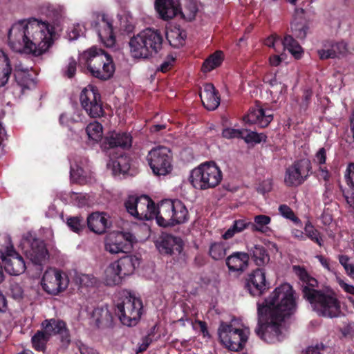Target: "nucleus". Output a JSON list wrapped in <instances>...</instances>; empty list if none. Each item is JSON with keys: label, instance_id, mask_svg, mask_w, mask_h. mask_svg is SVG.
I'll list each match as a JSON object with an SVG mask.
<instances>
[{"label": "nucleus", "instance_id": "obj_18", "mask_svg": "<svg viewBox=\"0 0 354 354\" xmlns=\"http://www.w3.org/2000/svg\"><path fill=\"white\" fill-rule=\"evenodd\" d=\"M41 326L50 336L59 335L64 344L68 345L71 342L69 330L64 322L55 319H46L42 322Z\"/></svg>", "mask_w": 354, "mask_h": 354}, {"label": "nucleus", "instance_id": "obj_20", "mask_svg": "<svg viewBox=\"0 0 354 354\" xmlns=\"http://www.w3.org/2000/svg\"><path fill=\"white\" fill-rule=\"evenodd\" d=\"M273 115L270 111H266L259 105L251 108L243 120L250 124H256L259 127H266L272 120Z\"/></svg>", "mask_w": 354, "mask_h": 354}, {"label": "nucleus", "instance_id": "obj_30", "mask_svg": "<svg viewBox=\"0 0 354 354\" xmlns=\"http://www.w3.org/2000/svg\"><path fill=\"white\" fill-rule=\"evenodd\" d=\"M12 71L10 59L8 54L0 49V87L8 83Z\"/></svg>", "mask_w": 354, "mask_h": 354}, {"label": "nucleus", "instance_id": "obj_64", "mask_svg": "<svg viewBox=\"0 0 354 354\" xmlns=\"http://www.w3.org/2000/svg\"><path fill=\"white\" fill-rule=\"evenodd\" d=\"M339 285L340 287L346 292L354 295V286L345 283L344 281L338 280Z\"/></svg>", "mask_w": 354, "mask_h": 354}, {"label": "nucleus", "instance_id": "obj_17", "mask_svg": "<svg viewBox=\"0 0 354 354\" xmlns=\"http://www.w3.org/2000/svg\"><path fill=\"white\" fill-rule=\"evenodd\" d=\"M156 245L162 254H180L183 249V243L180 237L171 234H162L156 241Z\"/></svg>", "mask_w": 354, "mask_h": 354}, {"label": "nucleus", "instance_id": "obj_14", "mask_svg": "<svg viewBox=\"0 0 354 354\" xmlns=\"http://www.w3.org/2000/svg\"><path fill=\"white\" fill-rule=\"evenodd\" d=\"M41 285L48 293L57 295L67 288L68 279L64 273L50 268L44 274Z\"/></svg>", "mask_w": 354, "mask_h": 354}, {"label": "nucleus", "instance_id": "obj_31", "mask_svg": "<svg viewBox=\"0 0 354 354\" xmlns=\"http://www.w3.org/2000/svg\"><path fill=\"white\" fill-rule=\"evenodd\" d=\"M249 252L252 260L258 266H264L270 261L268 251L263 245H254L249 250Z\"/></svg>", "mask_w": 354, "mask_h": 354}, {"label": "nucleus", "instance_id": "obj_59", "mask_svg": "<svg viewBox=\"0 0 354 354\" xmlns=\"http://www.w3.org/2000/svg\"><path fill=\"white\" fill-rule=\"evenodd\" d=\"M174 60L175 59L173 57H167V59L160 64L158 70L162 73L167 72L172 66Z\"/></svg>", "mask_w": 354, "mask_h": 354}, {"label": "nucleus", "instance_id": "obj_24", "mask_svg": "<svg viewBox=\"0 0 354 354\" xmlns=\"http://www.w3.org/2000/svg\"><path fill=\"white\" fill-rule=\"evenodd\" d=\"M155 8L164 20L171 19L178 13L177 0H156Z\"/></svg>", "mask_w": 354, "mask_h": 354}, {"label": "nucleus", "instance_id": "obj_43", "mask_svg": "<svg viewBox=\"0 0 354 354\" xmlns=\"http://www.w3.org/2000/svg\"><path fill=\"white\" fill-rule=\"evenodd\" d=\"M14 77L17 84L24 88H28V84L31 81L28 69L14 70Z\"/></svg>", "mask_w": 354, "mask_h": 354}, {"label": "nucleus", "instance_id": "obj_4", "mask_svg": "<svg viewBox=\"0 0 354 354\" xmlns=\"http://www.w3.org/2000/svg\"><path fill=\"white\" fill-rule=\"evenodd\" d=\"M163 37L160 31L146 28L132 37L129 42L130 53L136 59H148L162 48Z\"/></svg>", "mask_w": 354, "mask_h": 354}, {"label": "nucleus", "instance_id": "obj_35", "mask_svg": "<svg viewBox=\"0 0 354 354\" xmlns=\"http://www.w3.org/2000/svg\"><path fill=\"white\" fill-rule=\"evenodd\" d=\"M121 273H119L118 267L114 262L111 263L104 270V280L107 286H115L119 284L122 279Z\"/></svg>", "mask_w": 354, "mask_h": 354}, {"label": "nucleus", "instance_id": "obj_55", "mask_svg": "<svg viewBox=\"0 0 354 354\" xmlns=\"http://www.w3.org/2000/svg\"><path fill=\"white\" fill-rule=\"evenodd\" d=\"M76 61L73 58H70L66 66V69L64 72V75L68 78H72L74 77L76 72Z\"/></svg>", "mask_w": 354, "mask_h": 354}, {"label": "nucleus", "instance_id": "obj_49", "mask_svg": "<svg viewBox=\"0 0 354 354\" xmlns=\"http://www.w3.org/2000/svg\"><path fill=\"white\" fill-rule=\"evenodd\" d=\"M349 257L346 255H339V261L345 269L347 274L354 279V265L349 263Z\"/></svg>", "mask_w": 354, "mask_h": 354}, {"label": "nucleus", "instance_id": "obj_39", "mask_svg": "<svg viewBox=\"0 0 354 354\" xmlns=\"http://www.w3.org/2000/svg\"><path fill=\"white\" fill-rule=\"evenodd\" d=\"M283 48L287 49L295 58L299 59L303 52L301 46L290 35H286L282 42Z\"/></svg>", "mask_w": 354, "mask_h": 354}, {"label": "nucleus", "instance_id": "obj_7", "mask_svg": "<svg viewBox=\"0 0 354 354\" xmlns=\"http://www.w3.org/2000/svg\"><path fill=\"white\" fill-rule=\"evenodd\" d=\"M218 334L222 344L231 351H238L247 342L249 331L236 328L232 324L222 322Z\"/></svg>", "mask_w": 354, "mask_h": 354}, {"label": "nucleus", "instance_id": "obj_38", "mask_svg": "<svg viewBox=\"0 0 354 354\" xmlns=\"http://www.w3.org/2000/svg\"><path fill=\"white\" fill-rule=\"evenodd\" d=\"M108 167L112 166L113 174L117 175L119 174L127 173L130 168L129 159L127 156H120L111 162L108 163Z\"/></svg>", "mask_w": 354, "mask_h": 354}, {"label": "nucleus", "instance_id": "obj_46", "mask_svg": "<svg viewBox=\"0 0 354 354\" xmlns=\"http://www.w3.org/2000/svg\"><path fill=\"white\" fill-rule=\"evenodd\" d=\"M86 176L84 169L77 164L71 166V178L73 182L82 183Z\"/></svg>", "mask_w": 354, "mask_h": 354}, {"label": "nucleus", "instance_id": "obj_32", "mask_svg": "<svg viewBox=\"0 0 354 354\" xmlns=\"http://www.w3.org/2000/svg\"><path fill=\"white\" fill-rule=\"evenodd\" d=\"M171 226L185 223L187 220L188 211L185 205L180 201H173Z\"/></svg>", "mask_w": 354, "mask_h": 354}, {"label": "nucleus", "instance_id": "obj_23", "mask_svg": "<svg viewBox=\"0 0 354 354\" xmlns=\"http://www.w3.org/2000/svg\"><path fill=\"white\" fill-rule=\"evenodd\" d=\"M200 97L203 106L209 111L215 110L220 104V96L214 86L205 84L203 91L200 93Z\"/></svg>", "mask_w": 354, "mask_h": 354}, {"label": "nucleus", "instance_id": "obj_47", "mask_svg": "<svg viewBox=\"0 0 354 354\" xmlns=\"http://www.w3.org/2000/svg\"><path fill=\"white\" fill-rule=\"evenodd\" d=\"M270 218L266 215H258L254 217V222H250L252 231H262V228L270 223Z\"/></svg>", "mask_w": 354, "mask_h": 354}, {"label": "nucleus", "instance_id": "obj_56", "mask_svg": "<svg viewBox=\"0 0 354 354\" xmlns=\"http://www.w3.org/2000/svg\"><path fill=\"white\" fill-rule=\"evenodd\" d=\"M345 178L348 185L354 189V163L348 166Z\"/></svg>", "mask_w": 354, "mask_h": 354}, {"label": "nucleus", "instance_id": "obj_13", "mask_svg": "<svg viewBox=\"0 0 354 354\" xmlns=\"http://www.w3.org/2000/svg\"><path fill=\"white\" fill-rule=\"evenodd\" d=\"M311 163L308 159L295 162L286 171L285 183L288 186H298L302 184L311 172Z\"/></svg>", "mask_w": 354, "mask_h": 354}, {"label": "nucleus", "instance_id": "obj_44", "mask_svg": "<svg viewBox=\"0 0 354 354\" xmlns=\"http://www.w3.org/2000/svg\"><path fill=\"white\" fill-rule=\"evenodd\" d=\"M184 36L179 29H176L172 30L167 33V37L171 46L175 48H179L183 45L185 41Z\"/></svg>", "mask_w": 354, "mask_h": 354}, {"label": "nucleus", "instance_id": "obj_25", "mask_svg": "<svg viewBox=\"0 0 354 354\" xmlns=\"http://www.w3.org/2000/svg\"><path fill=\"white\" fill-rule=\"evenodd\" d=\"M140 263V259L136 256H124L114 262L122 277L132 274Z\"/></svg>", "mask_w": 354, "mask_h": 354}, {"label": "nucleus", "instance_id": "obj_11", "mask_svg": "<svg viewBox=\"0 0 354 354\" xmlns=\"http://www.w3.org/2000/svg\"><path fill=\"white\" fill-rule=\"evenodd\" d=\"M147 160L156 175L165 176L172 169L171 154L167 147L160 146L152 149L147 155Z\"/></svg>", "mask_w": 354, "mask_h": 354}, {"label": "nucleus", "instance_id": "obj_61", "mask_svg": "<svg viewBox=\"0 0 354 354\" xmlns=\"http://www.w3.org/2000/svg\"><path fill=\"white\" fill-rule=\"evenodd\" d=\"M326 149L324 148L319 149L315 155L316 161L319 164L322 165L326 162Z\"/></svg>", "mask_w": 354, "mask_h": 354}, {"label": "nucleus", "instance_id": "obj_6", "mask_svg": "<svg viewBox=\"0 0 354 354\" xmlns=\"http://www.w3.org/2000/svg\"><path fill=\"white\" fill-rule=\"evenodd\" d=\"M222 178L219 167L213 162H207L192 171L190 182L196 189L205 190L218 185Z\"/></svg>", "mask_w": 354, "mask_h": 354}, {"label": "nucleus", "instance_id": "obj_52", "mask_svg": "<svg viewBox=\"0 0 354 354\" xmlns=\"http://www.w3.org/2000/svg\"><path fill=\"white\" fill-rule=\"evenodd\" d=\"M84 32V26L77 24L73 25L69 30L68 35L70 40H75Z\"/></svg>", "mask_w": 354, "mask_h": 354}, {"label": "nucleus", "instance_id": "obj_16", "mask_svg": "<svg viewBox=\"0 0 354 354\" xmlns=\"http://www.w3.org/2000/svg\"><path fill=\"white\" fill-rule=\"evenodd\" d=\"M245 288L253 296L261 295L267 289L268 284L266 279V274L261 269H256L248 275Z\"/></svg>", "mask_w": 354, "mask_h": 354}, {"label": "nucleus", "instance_id": "obj_26", "mask_svg": "<svg viewBox=\"0 0 354 354\" xmlns=\"http://www.w3.org/2000/svg\"><path fill=\"white\" fill-rule=\"evenodd\" d=\"M249 254L245 252H236L226 259V264L231 271H243L248 266Z\"/></svg>", "mask_w": 354, "mask_h": 354}, {"label": "nucleus", "instance_id": "obj_48", "mask_svg": "<svg viewBox=\"0 0 354 354\" xmlns=\"http://www.w3.org/2000/svg\"><path fill=\"white\" fill-rule=\"evenodd\" d=\"M304 230L309 239L317 243L319 246L322 245V239L320 237L319 232L314 228L310 222L306 223Z\"/></svg>", "mask_w": 354, "mask_h": 354}, {"label": "nucleus", "instance_id": "obj_9", "mask_svg": "<svg viewBox=\"0 0 354 354\" xmlns=\"http://www.w3.org/2000/svg\"><path fill=\"white\" fill-rule=\"evenodd\" d=\"M4 244L0 243V259L4 263L6 271L11 275H19L26 270L23 257L17 253L7 237L2 239Z\"/></svg>", "mask_w": 354, "mask_h": 354}, {"label": "nucleus", "instance_id": "obj_22", "mask_svg": "<svg viewBox=\"0 0 354 354\" xmlns=\"http://www.w3.org/2000/svg\"><path fill=\"white\" fill-rule=\"evenodd\" d=\"M132 144L131 136L125 132H112L109 136L105 138L103 142L105 149H111L120 147L122 149H129Z\"/></svg>", "mask_w": 354, "mask_h": 354}, {"label": "nucleus", "instance_id": "obj_10", "mask_svg": "<svg viewBox=\"0 0 354 354\" xmlns=\"http://www.w3.org/2000/svg\"><path fill=\"white\" fill-rule=\"evenodd\" d=\"M127 211L140 220H150L154 218L155 203L147 196H129L124 203Z\"/></svg>", "mask_w": 354, "mask_h": 354}, {"label": "nucleus", "instance_id": "obj_57", "mask_svg": "<svg viewBox=\"0 0 354 354\" xmlns=\"http://www.w3.org/2000/svg\"><path fill=\"white\" fill-rule=\"evenodd\" d=\"M10 292L12 297L16 299H21L23 297L24 290L17 283H13L10 285Z\"/></svg>", "mask_w": 354, "mask_h": 354}, {"label": "nucleus", "instance_id": "obj_45", "mask_svg": "<svg viewBox=\"0 0 354 354\" xmlns=\"http://www.w3.org/2000/svg\"><path fill=\"white\" fill-rule=\"evenodd\" d=\"M209 254L213 259L218 261L225 257L226 250L223 243H214L210 245Z\"/></svg>", "mask_w": 354, "mask_h": 354}, {"label": "nucleus", "instance_id": "obj_62", "mask_svg": "<svg viewBox=\"0 0 354 354\" xmlns=\"http://www.w3.org/2000/svg\"><path fill=\"white\" fill-rule=\"evenodd\" d=\"M59 122L63 125H69L71 123L77 122V120L69 117L67 114L63 113L59 117Z\"/></svg>", "mask_w": 354, "mask_h": 354}, {"label": "nucleus", "instance_id": "obj_29", "mask_svg": "<svg viewBox=\"0 0 354 354\" xmlns=\"http://www.w3.org/2000/svg\"><path fill=\"white\" fill-rule=\"evenodd\" d=\"M88 228L96 234L105 232L108 227L107 219L104 214L98 212L93 213L87 218Z\"/></svg>", "mask_w": 354, "mask_h": 354}, {"label": "nucleus", "instance_id": "obj_40", "mask_svg": "<svg viewBox=\"0 0 354 354\" xmlns=\"http://www.w3.org/2000/svg\"><path fill=\"white\" fill-rule=\"evenodd\" d=\"M223 59V53L221 51L215 52L204 62L203 71L206 73L213 70L221 64Z\"/></svg>", "mask_w": 354, "mask_h": 354}, {"label": "nucleus", "instance_id": "obj_8", "mask_svg": "<svg viewBox=\"0 0 354 354\" xmlns=\"http://www.w3.org/2000/svg\"><path fill=\"white\" fill-rule=\"evenodd\" d=\"M142 303L132 295L125 297L121 303L118 304L115 313L120 322L126 326H135L141 316Z\"/></svg>", "mask_w": 354, "mask_h": 354}, {"label": "nucleus", "instance_id": "obj_36", "mask_svg": "<svg viewBox=\"0 0 354 354\" xmlns=\"http://www.w3.org/2000/svg\"><path fill=\"white\" fill-rule=\"evenodd\" d=\"M105 249L111 254L127 252L131 250L129 243H124L120 237L117 236L115 241L109 239L105 244Z\"/></svg>", "mask_w": 354, "mask_h": 354}, {"label": "nucleus", "instance_id": "obj_12", "mask_svg": "<svg viewBox=\"0 0 354 354\" xmlns=\"http://www.w3.org/2000/svg\"><path fill=\"white\" fill-rule=\"evenodd\" d=\"M21 245L26 257L36 265H41L48 257V252L43 241L35 239L30 232L23 236Z\"/></svg>", "mask_w": 354, "mask_h": 354}, {"label": "nucleus", "instance_id": "obj_1", "mask_svg": "<svg viewBox=\"0 0 354 354\" xmlns=\"http://www.w3.org/2000/svg\"><path fill=\"white\" fill-rule=\"evenodd\" d=\"M295 299L292 287L287 283L276 288L266 305L258 306V326L256 334L263 341L274 344L286 336L282 322L295 309Z\"/></svg>", "mask_w": 354, "mask_h": 354}, {"label": "nucleus", "instance_id": "obj_63", "mask_svg": "<svg viewBox=\"0 0 354 354\" xmlns=\"http://www.w3.org/2000/svg\"><path fill=\"white\" fill-rule=\"evenodd\" d=\"M121 240H124V243H129L131 244V248H132L133 243L136 241L135 236L131 233H124L118 236Z\"/></svg>", "mask_w": 354, "mask_h": 354}, {"label": "nucleus", "instance_id": "obj_60", "mask_svg": "<svg viewBox=\"0 0 354 354\" xmlns=\"http://www.w3.org/2000/svg\"><path fill=\"white\" fill-rule=\"evenodd\" d=\"M312 95H313V92L311 90L304 91V95L302 97V101L300 104V106L301 108L306 109L308 107L310 100L311 99Z\"/></svg>", "mask_w": 354, "mask_h": 354}, {"label": "nucleus", "instance_id": "obj_27", "mask_svg": "<svg viewBox=\"0 0 354 354\" xmlns=\"http://www.w3.org/2000/svg\"><path fill=\"white\" fill-rule=\"evenodd\" d=\"M97 25L100 28L97 30V35L101 41L108 47L113 46L115 44V37L111 24L103 17L100 23H96Z\"/></svg>", "mask_w": 354, "mask_h": 354}, {"label": "nucleus", "instance_id": "obj_21", "mask_svg": "<svg viewBox=\"0 0 354 354\" xmlns=\"http://www.w3.org/2000/svg\"><path fill=\"white\" fill-rule=\"evenodd\" d=\"M174 208L173 201L165 199L160 202L157 207L155 206L154 218L160 226H171L172 209Z\"/></svg>", "mask_w": 354, "mask_h": 354}, {"label": "nucleus", "instance_id": "obj_34", "mask_svg": "<svg viewBox=\"0 0 354 354\" xmlns=\"http://www.w3.org/2000/svg\"><path fill=\"white\" fill-rule=\"evenodd\" d=\"M92 317L94 319L97 326L100 325H110L113 320L111 313L106 307H97L95 308L92 313Z\"/></svg>", "mask_w": 354, "mask_h": 354}, {"label": "nucleus", "instance_id": "obj_15", "mask_svg": "<svg viewBox=\"0 0 354 354\" xmlns=\"http://www.w3.org/2000/svg\"><path fill=\"white\" fill-rule=\"evenodd\" d=\"M80 100L82 108L90 117L97 118L103 115L100 95L93 87L84 88Z\"/></svg>", "mask_w": 354, "mask_h": 354}, {"label": "nucleus", "instance_id": "obj_41", "mask_svg": "<svg viewBox=\"0 0 354 354\" xmlns=\"http://www.w3.org/2000/svg\"><path fill=\"white\" fill-rule=\"evenodd\" d=\"M266 138L267 136L264 133H258L256 131L246 129H243L242 139H243L246 143L259 144L261 142H266Z\"/></svg>", "mask_w": 354, "mask_h": 354}, {"label": "nucleus", "instance_id": "obj_28", "mask_svg": "<svg viewBox=\"0 0 354 354\" xmlns=\"http://www.w3.org/2000/svg\"><path fill=\"white\" fill-rule=\"evenodd\" d=\"M178 13L182 18L192 21L198 11V8L194 0H177Z\"/></svg>", "mask_w": 354, "mask_h": 354}, {"label": "nucleus", "instance_id": "obj_54", "mask_svg": "<svg viewBox=\"0 0 354 354\" xmlns=\"http://www.w3.org/2000/svg\"><path fill=\"white\" fill-rule=\"evenodd\" d=\"M78 279L80 285L82 286H93L97 283L96 278L90 274H82Z\"/></svg>", "mask_w": 354, "mask_h": 354}, {"label": "nucleus", "instance_id": "obj_5", "mask_svg": "<svg viewBox=\"0 0 354 354\" xmlns=\"http://www.w3.org/2000/svg\"><path fill=\"white\" fill-rule=\"evenodd\" d=\"M82 57L85 59L88 69L93 76L106 80L113 75L114 66L112 59L102 49L92 47L83 53Z\"/></svg>", "mask_w": 354, "mask_h": 354}, {"label": "nucleus", "instance_id": "obj_37", "mask_svg": "<svg viewBox=\"0 0 354 354\" xmlns=\"http://www.w3.org/2000/svg\"><path fill=\"white\" fill-rule=\"evenodd\" d=\"M50 335L46 330H37L32 337L31 342L32 347L38 351H44L46 349V345L50 339Z\"/></svg>", "mask_w": 354, "mask_h": 354}, {"label": "nucleus", "instance_id": "obj_53", "mask_svg": "<svg viewBox=\"0 0 354 354\" xmlns=\"http://www.w3.org/2000/svg\"><path fill=\"white\" fill-rule=\"evenodd\" d=\"M222 135L224 138L227 139L242 138L243 129L226 128L223 129Z\"/></svg>", "mask_w": 354, "mask_h": 354}, {"label": "nucleus", "instance_id": "obj_3", "mask_svg": "<svg viewBox=\"0 0 354 354\" xmlns=\"http://www.w3.org/2000/svg\"><path fill=\"white\" fill-rule=\"evenodd\" d=\"M293 270L302 281L301 292L303 297L309 302L312 309L319 316L337 317L341 313L340 301L336 293L330 288L317 290L318 282L310 277L306 270L299 266Z\"/></svg>", "mask_w": 354, "mask_h": 354}, {"label": "nucleus", "instance_id": "obj_58", "mask_svg": "<svg viewBox=\"0 0 354 354\" xmlns=\"http://www.w3.org/2000/svg\"><path fill=\"white\" fill-rule=\"evenodd\" d=\"M233 226L237 233L244 230L245 228L250 227V222L246 220H236L234 221Z\"/></svg>", "mask_w": 354, "mask_h": 354}, {"label": "nucleus", "instance_id": "obj_51", "mask_svg": "<svg viewBox=\"0 0 354 354\" xmlns=\"http://www.w3.org/2000/svg\"><path fill=\"white\" fill-rule=\"evenodd\" d=\"M280 214L285 218H288L295 223L299 221V218L295 215L293 211L286 205H281L279 207Z\"/></svg>", "mask_w": 354, "mask_h": 354}, {"label": "nucleus", "instance_id": "obj_42", "mask_svg": "<svg viewBox=\"0 0 354 354\" xmlns=\"http://www.w3.org/2000/svg\"><path fill=\"white\" fill-rule=\"evenodd\" d=\"M88 138L98 141L102 137V126L97 122L90 123L86 129Z\"/></svg>", "mask_w": 354, "mask_h": 354}, {"label": "nucleus", "instance_id": "obj_2", "mask_svg": "<svg viewBox=\"0 0 354 354\" xmlns=\"http://www.w3.org/2000/svg\"><path fill=\"white\" fill-rule=\"evenodd\" d=\"M63 17L58 13L53 25L37 19L21 20L13 24L8 32V44L16 52L24 50L27 53L39 56L53 44V36L59 28Z\"/></svg>", "mask_w": 354, "mask_h": 354}, {"label": "nucleus", "instance_id": "obj_50", "mask_svg": "<svg viewBox=\"0 0 354 354\" xmlns=\"http://www.w3.org/2000/svg\"><path fill=\"white\" fill-rule=\"evenodd\" d=\"M67 225L75 232L79 233L84 228L82 219L79 217H71L67 220Z\"/></svg>", "mask_w": 354, "mask_h": 354}, {"label": "nucleus", "instance_id": "obj_19", "mask_svg": "<svg viewBox=\"0 0 354 354\" xmlns=\"http://www.w3.org/2000/svg\"><path fill=\"white\" fill-rule=\"evenodd\" d=\"M348 52L347 44L344 42L325 41L322 49L317 50L321 59H334L344 56Z\"/></svg>", "mask_w": 354, "mask_h": 354}, {"label": "nucleus", "instance_id": "obj_33", "mask_svg": "<svg viewBox=\"0 0 354 354\" xmlns=\"http://www.w3.org/2000/svg\"><path fill=\"white\" fill-rule=\"evenodd\" d=\"M304 12L302 8L296 10L297 16L291 24V29L295 36L301 39L306 37L308 30L306 24L299 17Z\"/></svg>", "mask_w": 354, "mask_h": 354}]
</instances>
